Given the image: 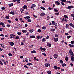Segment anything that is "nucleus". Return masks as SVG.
<instances>
[{"instance_id": "f257e3e1", "label": "nucleus", "mask_w": 74, "mask_h": 74, "mask_svg": "<svg viewBox=\"0 0 74 74\" xmlns=\"http://www.w3.org/2000/svg\"><path fill=\"white\" fill-rule=\"evenodd\" d=\"M0 25L1 26H2V27H5V25H4V23L3 22H0Z\"/></svg>"}, {"instance_id": "f03ea898", "label": "nucleus", "mask_w": 74, "mask_h": 74, "mask_svg": "<svg viewBox=\"0 0 74 74\" xmlns=\"http://www.w3.org/2000/svg\"><path fill=\"white\" fill-rule=\"evenodd\" d=\"M66 19L67 18H63L62 19V21H64V22H68V20Z\"/></svg>"}, {"instance_id": "7ed1b4c3", "label": "nucleus", "mask_w": 74, "mask_h": 74, "mask_svg": "<svg viewBox=\"0 0 74 74\" xmlns=\"http://www.w3.org/2000/svg\"><path fill=\"white\" fill-rule=\"evenodd\" d=\"M52 24H53V25H54V26H57V23L55 22L54 21H52Z\"/></svg>"}, {"instance_id": "20e7f679", "label": "nucleus", "mask_w": 74, "mask_h": 74, "mask_svg": "<svg viewBox=\"0 0 74 74\" xmlns=\"http://www.w3.org/2000/svg\"><path fill=\"white\" fill-rule=\"evenodd\" d=\"M73 6H69L67 7L66 8L67 9H70V8H73Z\"/></svg>"}, {"instance_id": "39448f33", "label": "nucleus", "mask_w": 74, "mask_h": 74, "mask_svg": "<svg viewBox=\"0 0 74 74\" xmlns=\"http://www.w3.org/2000/svg\"><path fill=\"white\" fill-rule=\"evenodd\" d=\"M55 4H56V5H60V3L57 1H55Z\"/></svg>"}, {"instance_id": "423d86ee", "label": "nucleus", "mask_w": 74, "mask_h": 74, "mask_svg": "<svg viewBox=\"0 0 74 74\" xmlns=\"http://www.w3.org/2000/svg\"><path fill=\"white\" fill-rule=\"evenodd\" d=\"M69 53L70 55H72V56L73 55V54H74V53L72 51H69Z\"/></svg>"}, {"instance_id": "0eeeda50", "label": "nucleus", "mask_w": 74, "mask_h": 74, "mask_svg": "<svg viewBox=\"0 0 74 74\" xmlns=\"http://www.w3.org/2000/svg\"><path fill=\"white\" fill-rule=\"evenodd\" d=\"M36 5L35 4H33L32 5V6L31 7V8H32H32H33V7H36Z\"/></svg>"}, {"instance_id": "6e6552de", "label": "nucleus", "mask_w": 74, "mask_h": 74, "mask_svg": "<svg viewBox=\"0 0 74 74\" xmlns=\"http://www.w3.org/2000/svg\"><path fill=\"white\" fill-rule=\"evenodd\" d=\"M45 66V67H48V66H50V64L49 63L47 64H46Z\"/></svg>"}, {"instance_id": "1a4fd4ad", "label": "nucleus", "mask_w": 74, "mask_h": 74, "mask_svg": "<svg viewBox=\"0 0 74 74\" xmlns=\"http://www.w3.org/2000/svg\"><path fill=\"white\" fill-rule=\"evenodd\" d=\"M71 60H72V62H74V56H71Z\"/></svg>"}, {"instance_id": "9d476101", "label": "nucleus", "mask_w": 74, "mask_h": 74, "mask_svg": "<svg viewBox=\"0 0 74 74\" xmlns=\"http://www.w3.org/2000/svg\"><path fill=\"white\" fill-rule=\"evenodd\" d=\"M8 5H9V7H12V6H13V5H14V3H12L10 4H9Z\"/></svg>"}, {"instance_id": "9b49d317", "label": "nucleus", "mask_w": 74, "mask_h": 74, "mask_svg": "<svg viewBox=\"0 0 74 74\" xmlns=\"http://www.w3.org/2000/svg\"><path fill=\"white\" fill-rule=\"evenodd\" d=\"M42 50H43V51H45L46 50V49H45V48H43L42 47H40V50L42 51Z\"/></svg>"}, {"instance_id": "f8f14e48", "label": "nucleus", "mask_w": 74, "mask_h": 74, "mask_svg": "<svg viewBox=\"0 0 74 74\" xmlns=\"http://www.w3.org/2000/svg\"><path fill=\"white\" fill-rule=\"evenodd\" d=\"M69 25L72 26L73 28H74V25L72 23L69 24Z\"/></svg>"}, {"instance_id": "ddd939ff", "label": "nucleus", "mask_w": 74, "mask_h": 74, "mask_svg": "<svg viewBox=\"0 0 74 74\" xmlns=\"http://www.w3.org/2000/svg\"><path fill=\"white\" fill-rule=\"evenodd\" d=\"M33 31H34V30H33V29H30L29 30V33H32V32H33Z\"/></svg>"}, {"instance_id": "4468645a", "label": "nucleus", "mask_w": 74, "mask_h": 74, "mask_svg": "<svg viewBox=\"0 0 74 74\" xmlns=\"http://www.w3.org/2000/svg\"><path fill=\"white\" fill-rule=\"evenodd\" d=\"M45 38H44L43 39H42V42H44V41H46V40H45Z\"/></svg>"}, {"instance_id": "2eb2a0df", "label": "nucleus", "mask_w": 74, "mask_h": 74, "mask_svg": "<svg viewBox=\"0 0 74 74\" xmlns=\"http://www.w3.org/2000/svg\"><path fill=\"white\" fill-rule=\"evenodd\" d=\"M47 45L48 47H51L52 46V45L51 44L49 43H47Z\"/></svg>"}, {"instance_id": "dca6fc26", "label": "nucleus", "mask_w": 74, "mask_h": 74, "mask_svg": "<svg viewBox=\"0 0 74 74\" xmlns=\"http://www.w3.org/2000/svg\"><path fill=\"white\" fill-rule=\"evenodd\" d=\"M10 38L12 39L13 38V34H11L10 35Z\"/></svg>"}, {"instance_id": "f3484780", "label": "nucleus", "mask_w": 74, "mask_h": 74, "mask_svg": "<svg viewBox=\"0 0 74 74\" xmlns=\"http://www.w3.org/2000/svg\"><path fill=\"white\" fill-rule=\"evenodd\" d=\"M54 40L56 42H57L58 41V38H55L54 39Z\"/></svg>"}, {"instance_id": "a211bd4d", "label": "nucleus", "mask_w": 74, "mask_h": 74, "mask_svg": "<svg viewBox=\"0 0 74 74\" xmlns=\"http://www.w3.org/2000/svg\"><path fill=\"white\" fill-rule=\"evenodd\" d=\"M10 14H11L13 15H15V13H14V12H13V11L10 12Z\"/></svg>"}, {"instance_id": "6ab92c4d", "label": "nucleus", "mask_w": 74, "mask_h": 74, "mask_svg": "<svg viewBox=\"0 0 74 74\" xmlns=\"http://www.w3.org/2000/svg\"><path fill=\"white\" fill-rule=\"evenodd\" d=\"M45 15V13H42L40 14V15L41 16H44Z\"/></svg>"}, {"instance_id": "aec40b11", "label": "nucleus", "mask_w": 74, "mask_h": 74, "mask_svg": "<svg viewBox=\"0 0 74 74\" xmlns=\"http://www.w3.org/2000/svg\"><path fill=\"white\" fill-rule=\"evenodd\" d=\"M31 53H36L37 52H36V51L35 50H33V51H31Z\"/></svg>"}, {"instance_id": "412c9836", "label": "nucleus", "mask_w": 74, "mask_h": 74, "mask_svg": "<svg viewBox=\"0 0 74 74\" xmlns=\"http://www.w3.org/2000/svg\"><path fill=\"white\" fill-rule=\"evenodd\" d=\"M46 73L49 74H51V71H47Z\"/></svg>"}, {"instance_id": "4be33fe9", "label": "nucleus", "mask_w": 74, "mask_h": 74, "mask_svg": "<svg viewBox=\"0 0 74 74\" xmlns=\"http://www.w3.org/2000/svg\"><path fill=\"white\" fill-rule=\"evenodd\" d=\"M35 37H36V36L34 35L31 36H30V38H35Z\"/></svg>"}, {"instance_id": "5701e85b", "label": "nucleus", "mask_w": 74, "mask_h": 74, "mask_svg": "<svg viewBox=\"0 0 74 74\" xmlns=\"http://www.w3.org/2000/svg\"><path fill=\"white\" fill-rule=\"evenodd\" d=\"M23 8L24 9H27V6L26 5H24L23 6Z\"/></svg>"}, {"instance_id": "b1692460", "label": "nucleus", "mask_w": 74, "mask_h": 74, "mask_svg": "<svg viewBox=\"0 0 74 74\" xmlns=\"http://www.w3.org/2000/svg\"><path fill=\"white\" fill-rule=\"evenodd\" d=\"M68 58L69 57L67 56L65 58V60H66V61H68Z\"/></svg>"}, {"instance_id": "393cba45", "label": "nucleus", "mask_w": 74, "mask_h": 74, "mask_svg": "<svg viewBox=\"0 0 74 74\" xmlns=\"http://www.w3.org/2000/svg\"><path fill=\"white\" fill-rule=\"evenodd\" d=\"M22 32L23 33H27V30H22Z\"/></svg>"}, {"instance_id": "a878e982", "label": "nucleus", "mask_w": 74, "mask_h": 74, "mask_svg": "<svg viewBox=\"0 0 74 74\" xmlns=\"http://www.w3.org/2000/svg\"><path fill=\"white\" fill-rule=\"evenodd\" d=\"M64 17L65 19H67V18H68V16H67L66 15H64Z\"/></svg>"}, {"instance_id": "bb28decb", "label": "nucleus", "mask_w": 74, "mask_h": 74, "mask_svg": "<svg viewBox=\"0 0 74 74\" xmlns=\"http://www.w3.org/2000/svg\"><path fill=\"white\" fill-rule=\"evenodd\" d=\"M69 46L71 47H74V45H71V44H69Z\"/></svg>"}, {"instance_id": "cd10ccee", "label": "nucleus", "mask_w": 74, "mask_h": 74, "mask_svg": "<svg viewBox=\"0 0 74 74\" xmlns=\"http://www.w3.org/2000/svg\"><path fill=\"white\" fill-rule=\"evenodd\" d=\"M49 38V36L47 35L45 38V39L46 40H47V39H48Z\"/></svg>"}, {"instance_id": "c85d7f7f", "label": "nucleus", "mask_w": 74, "mask_h": 74, "mask_svg": "<svg viewBox=\"0 0 74 74\" xmlns=\"http://www.w3.org/2000/svg\"><path fill=\"white\" fill-rule=\"evenodd\" d=\"M10 45L11 46H13L14 45V42H11L10 43Z\"/></svg>"}, {"instance_id": "c756f323", "label": "nucleus", "mask_w": 74, "mask_h": 74, "mask_svg": "<svg viewBox=\"0 0 74 74\" xmlns=\"http://www.w3.org/2000/svg\"><path fill=\"white\" fill-rule=\"evenodd\" d=\"M56 15H59V12H58L57 13H55Z\"/></svg>"}, {"instance_id": "7c9ffc66", "label": "nucleus", "mask_w": 74, "mask_h": 74, "mask_svg": "<svg viewBox=\"0 0 74 74\" xmlns=\"http://www.w3.org/2000/svg\"><path fill=\"white\" fill-rule=\"evenodd\" d=\"M60 62L61 64H63V61L62 60H60Z\"/></svg>"}, {"instance_id": "2f4dec72", "label": "nucleus", "mask_w": 74, "mask_h": 74, "mask_svg": "<svg viewBox=\"0 0 74 74\" xmlns=\"http://www.w3.org/2000/svg\"><path fill=\"white\" fill-rule=\"evenodd\" d=\"M66 65V64H63L62 65V67H65V66Z\"/></svg>"}, {"instance_id": "473e14b6", "label": "nucleus", "mask_w": 74, "mask_h": 74, "mask_svg": "<svg viewBox=\"0 0 74 74\" xmlns=\"http://www.w3.org/2000/svg\"><path fill=\"white\" fill-rule=\"evenodd\" d=\"M0 45L2 47V48H4V45L2 44H0Z\"/></svg>"}, {"instance_id": "72a5a7b5", "label": "nucleus", "mask_w": 74, "mask_h": 74, "mask_svg": "<svg viewBox=\"0 0 74 74\" xmlns=\"http://www.w3.org/2000/svg\"><path fill=\"white\" fill-rule=\"evenodd\" d=\"M58 10H57V9H54V11L55 12H58Z\"/></svg>"}, {"instance_id": "f704fd0d", "label": "nucleus", "mask_w": 74, "mask_h": 74, "mask_svg": "<svg viewBox=\"0 0 74 74\" xmlns=\"http://www.w3.org/2000/svg\"><path fill=\"white\" fill-rule=\"evenodd\" d=\"M55 29H51L50 31H51V32H54V31H55Z\"/></svg>"}, {"instance_id": "c9c22d12", "label": "nucleus", "mask_w": 74, "mask_h": 74, "mask_svg": "<svg viewBox=\"0 0 74 74\" xmlns=\"http://www.w3.org/2000/svg\"><path fill=\"white\" fill-rule=\"evenodd\" d=\"M6 19H9L10 18V17H9V16H7L6 17H5Z\"/></svg>"}, {"instance_id": "e433bc0d", "label": "nucleus", "mask_w": 74, "mask_h": 74, "mask_svg": "<svg viewBox=\"0 0 74 74\" xmlns=\"http://www.w3.org/2000/svg\"><path fill=\"white\" fill-rule=\"evenodd\" d=\"M27 21H28V22H32V20H31V19H29L27 20Z\"/></svg>"}, {"instance_id": "4c0bfd02", "label": "nucleus", "mask_w": 74, "mask_h": 74, "mask_svg": "<svg viewBox=\"0 0 74 74\" xmlns=\"http://www.w3.org/2000/svg\"><path fill=\"white\" fill-rule=\"evenodd\" d=\"M27 65H28V66H31L32 65V64L31 63H29L27 64Z\"/></svg>"}, {"instance_id": "58836bf2", "label": "nucleus", "mask_w": 74, "mask_h": 74, "mask_svg": "<svg viewBox=\"0 0 74 74\" xmlns=\"http://www.w3.org/2000/svg\"><path fill=\"white\" fill-rule=\"evenodd\" d=\"M61 4H62V5H63L64 6V5H65V4H64V3H63V2H61Z\"/></svg>"}, {"instance_id": "ea45409f", "label": "nucleus", "mask_w": 74, "mask_h": 74, "mask_svg": "<svg viewBox=\"0 0 74 74\" xmlns=\"http://www.w3.org/2000/svg\"><path fill=\"white\" fill-rule=\"evenodd\" d=\"M61 2H66V0H61Z\"/></svg>"}, {"instance_id": "a19ab883", "label": "nucleus", "mask_w": 74, "mask_h": 74, "mask_svg": "<svg viewBox=\"0 0 74 74\" xmlns=\"http://www.w3.org/2000/svg\"><path fill=\"white\" fill-rule=\"evenodd\" d=\"M0 64H1V66H3V64L2 63V62L0 60Z\"/></svg>"}, {"instance_id": "79ce46f5", "label": "nucleus", "mask_w": 74, "mask_h": 74, "mask_svg": "<svg viewBox=\"0 0 74 74\" xmlns=\"http://www.w3.org/2000/svg\"><path fill=\"white\" fill-rule=\"evenodd\" d=\"M46 27H45L44 26L42 27V29H43V30H45V29H46Z\"/></svg>"}, {"instance_id": "37998d69", "label": "nucleus", "mask_w": 74, "mask_h": 74, "mask_svg": "<svg viewBox=\"0 0 74 74\" xmlns=\"http://www.w3.org/2000/svg\"><path fill=\"white\" fill-rule=\"evenodd\" d=\"M71 37V36H69L67 37V38L68 39H69V38H70Z\"/></svg>"}, {"instance_id": "c03bdc74", "label": "nucleus", "mask_w": 74, "mask_h": 74, "mask_svg": "<svg viewBox=\"0 0 74 74\" xmlns=\"http://www.w3.org/2000/svg\"><path fill=\"white\" fill-rule=\"evenodd\" d=\"M40 8L41 9H42V10H45V8L41 7Z\"/></svg>"}, {"instance_id": "a18cd8bd", "label": "nucleus", "mask_w": 74, "mask_h": 74, "mask_svg": "<svg viewBox=\"0 0 74 74\" xmlns=\"http://www.w3.org/2000/svg\"><path fill=\"white\" fill-rule=\"evenodd\" d=\"M25 27H27V26H28V25L27 24H25Z\"/></svg>"}, {"instance_id": "49530a36", "label": "nucleus", "mask_w": 74, "mask_h": 74, "mask_svg": "<svg viewBox=\"0 0 74 74\" xmlns=\"http://www.w3.org/2000/svg\"><path fill=\"white\" fill-rule=\"evenodd\" d=\"M37 38L38 39V40H39L40 38V36H39L38 35L37 36Z\"/></svg>"}, {"instance_id": "de8ad7c7", "label": "nucleus", "mask_w": 74, "mask_h": 74, "mask_svg": "<svg viewBox=\"0 0 74 74\" xmlns=\"http://www.w3.org/2000/svg\"><path fill=\"white\" fill-rule=\"evenodd\" d=\"M16 1L18 3H20V0H16Z\"/></svg>"}, {"instance_id": "09e8293b", "label": "nucleus", "mask_w": 74, "mask_h": 74, "mask_svg": "<svg viewBox=\"0 0 74 74\" xmlns=\"http://www.w3.org/2000/svg\"><path fill=\"white\" fill-rule=\"evenodd\" d=\"M54 69H55L56 70L58 69V67L57 66H54L53 67Z\"/></svg>"}, {"instance_id": "8fccbe9b", "label": "nucleus", "mask_w": 74, "mask_h": 74, "mask_svg": "<svg viewBox=\"0 0 74 74\" xmlns=\"http://www.w3.org/2000/svg\"><path fill=\"white\" fill-rule=\"evenodd\" d=\"M38 32H39L40 33V32H41V30L40 29H38Z\"/></svg>"}, {"instance_id": "3c124183", "label": "nucleus", "mask_w": 74, "mask_h": 74, "mask_svg": "<svg viewBox=\"0 0 74 74\" xmlns=\"http://www.w3.org/2000/svg\"><path fill=\"white\" fill-rule=\"evenodd\" d=\"M27 16V19H30V17L29 16Z\"/></svg>"}, {"instance_id": "603ef678", "label": "nucleus", "mask_w": 74, "mask_h": 74, "mask_svg": "<svg viewBox=\"0 0 74 74\" xmlns=\"http://www.w3.org/2000/svg\"><path fill=\"white\" fill-rule=\"evenodd\" d=\"M69 26V25H68V24H66V28H68V26Z\"/></svg>"}, {"instance_id": "864d4df0", "label": "nucleus", "mask_w": 74, "mask_h": 74, "mask_svg": "<svg viewBox=\"0 0 74 74\" xmlns=\"http://www.w3.org/2000/svg\"><path fill=\"white\" fill-rule=\"evenodd\" d=\"M5 8L4 7H1V9L2 10H5Z\"/></svg>"}, {"instance_id": "5fc2aeb1", "label": "nucleus", "mask_w": 74, "mask_h": 74, "mask_svg": "<svg viewBox=\"0 0 74 74\" xmlns=\"http://www.w3.org/2000/svg\"><path fill=\"white\" fill-rule=\"evenodd\" d=\"M66 2L67 3H69V4H71V2H70V1H67Z\"/></svg>"}, {"instance_id": "6e6d98bb", "label": "nucleus", "mask_w": 74, "mask_h": 74, "mask_svg": "<svg viewBox=\"0 0 74 74\" xmlns=\"http://www.w3.org/2000/svg\"><path fill=\"white\" fill-rule=\"evenodd\" d=\"M15 37V35H13V37L14 39V38H15V39L16 38Z\"/></svg>"}, {"instance_id": "4d7b16f0", "label": "nucleus", "mask_w": 74, "mask_h": 74, "mask_svg": "<svg viewBox=\"0 0 74 74\" xmlns=\"http://www.w3.org/2000/svg\"><path fill=\"white\" fill-rule=\"evenodd\" d=\"M42 55H44L45 56H47L46 54H45L44 53H42Z\"/></svg>"}, {"instance_id": "13d9d810", "label": "nucleus", "mask_w": 74, "mask_h": 74, "mask_svg": "<svg viewBox=\"0 0 74 74\" xmlns=\"http://www.w3.org/2000/svg\"><path fill=\"white\" fill-rule=\"evenodd\" d=\"M47 20H49V19H50V17L49 16L47 17Z\"/></svg>"}, {"instance_id": "bf43d9fd", "label": "nucleus", "mask_w": 74, "mask_h": 74, "mask_svg": "<svg viewBox=\"0 0 74 74\" xmlns=\"http://www.w3.org/2000/svg\"><path fill=\"white\" fill-rule=\"evenodd\" d=\"M24 67H25V68H26L27 69H28V67L26 65L24 66Z\"/></svg>"}, {"instance_id": "052dcab7", "label": "nucleus", "mask_w": 74, "mask_h": 74, "mask_svg": "<svg viewBox=\"0 0 74 74\" xmlns=\"http://www.w3.org/2000/svg\"><path fill=\"white\" fill-rule=\"evenodd\" d=\"M25 61L26 62H28V59L27 58H25Z\"/></svg>"}, {"instance_id": "680f3d73", "label": "nucleus", "mask_w": 74, "mask_h": 74, "mask_svg": "<svg viewBox=\"0 0 74 74\" xmlns=\"http://www.w3.org/2000/svg\"><path fill=\"white\" fill-rule=\"evenodd\" d=\"M17 34H18V35H21V32H18V33H17Z\"/></svg>"}, {"instance_id": "e2e57ef3", "label": "nucleus", "mask_w": 74, "mask_h": 74, "mask_svg": "<svg viewBox=\"0 0 74 74\" xmlns=\"http://www.w3.org/2000/svg\"><path fill=\"white\" fill-rule=\"evenodd\" d=\"M58 54H54V57H58Z\"/></svg>"}, {"instance_id": "0e129e2a", "label": "nucleus", "mask_w": 74, "mask_h": 74, "mask_svg": "<svg viewBox=\"0 0 74 74\" xmlns=\"http://www.w3.org/2000/svg\"><path fill=\"white\" fill-rule=\"evenodd\" d=\"M55 37H58V35L57 34H55Z\"/></svg>"}, {"instance_id": "69168bd1", "label": "nucleus", "mask_w": 74, "mask_h": 74, "mask_svg": "<svg viewBox=\"0 0 74 74\" xmlns=\"http://www.w3.org/2000/svg\"><path fill=\"white\" fill-rule=\"evenodd\" d=\"M48 9L49 10H53V8H51L50 7H49Z\"/></svg>"}, {"instance_id": "338daca9", "label": "nucleus", "mask_w": 74, "mask_h": 74, "mask_svg": "<svg viewBox=\"0 0 74 74\" xmlns=\"http://www.w3.org/2000/svg\"><path fill=\"white\" fill-rule=\"evenodd\" d=\"M71 44H74V41H72L71 42Z\"/></svg>"}, {"instance_id": "774afa93", "label": "nucleus", "mask_w": 74, "mask_h": 74, "mask_svg": "<svg viewBox=\"0 0 74 74\" xmlns=\"http://www.w3.org/2000/svg\"><path fill=\"white\" fill-rule=\"evenodd\" d=\"M71 16L72 17H74V14H71Z\"/></svg>"}]
</instances>
